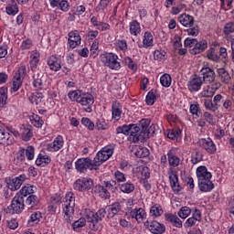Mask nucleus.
Masks as SVG:
<instances>
[{
	"mask_svg": "<svg viewBox=\"0 0 234 234\" xmlns=\"http://www.w3.org/2000/svg\"><path fill=\"white\" fill-rule=\"evenodd\" d=\"M120 189L122 193H126V194L133 193V191H134V184L131 182L121 184Z\"/></svg>",
	"mask_w": 234,
	"mask_h": 234,
	"instance_id": "nucleus-43",
	"label": "nucleus"
},
{
	"mask_svg": "<svg viewBox=\"0 0 234 234\" xmlns=\"http://www.w3.org/2000/svg\"><path fill=\"white\" fill-rule=\"evenodd\" d=\"M164 58H165V51L164 50H155L154 52V59H155L156 61H162V59H164Z\"/></svg>",
	"mask_w": 234,
	"mask_h": 234,
	"instance_id": "nucleus-60",
	"label": "nucleus"
},
{
	"mask_svg": "<svg viewBox=\"0 0 234 234\" xmlns=\"http://www.w3.org/2000/svg\"><path fill=\"white\" fill-rule=\"evenodd\" d=\"M171 75L165 73L163 76L160 78V83L162 87H171Z\"/></svg>",
	"mask_w": 234,
	"mask_h": 234,
	"instance_id": "nucleus-51",
	"label": "nucleus"
},
{
	"mask_svg": "<svg viewBox=\"0 0 234 234\" xmlns=\"http://www.w3.org/2000/svg\"><path fill=\"white\" fill-rule=\"evenodd\" d=\"M5 10H6V14H8V16H16V14H17V12H19V7H17V4H16L14 1H12V2H9Z\"/></svg>",
	"mask_w": 234,
	"mask_h": 234,
	"instance_id": "nucleus-41",
	"label": "nucleus"
},
{
	"mask_svg": "<svg viewBox=\"0 0 234 234\" xmlns=\"http://www.w3.org/2000/svg\"><path fill=\"white\" fill-rule=\"evenodd\" d=\"M112 109V118L113 120H116V122H118V120L122 118V104H120V102L118 101H113Z\"/></svg>",
	"mask_w": 234,
	"mask_h": 234,
	"instance_id": "nucleus-31",
	"label": "nucleus"
},
{
	"mask_svg": "<svg viewBox=\"0 0 234 234\" xmlns=\"http://www.w3.org/2000/svg\"><path fill=\"white\" fill-rule=\"evenodd\" d=\"M114 154V149L110 147H104L94 157L93 163L95 167H98L103 164V162H107L111 156Z\"/></svg>",
	"mask_w": 234,
	"mask_h": 234,
	"instance_id": "nucleus-8",
	"label": "nucleus"
},
{
	"mask_svg": "<svg viewBox=\"0 0 234 234\" xmlns=\"http://www.w3.org/2000/svg\"><path fill=\"white\" fill-rule=\"evenodd\" d=\"M197 176L198 181V187L202 193H209L215 189V185L211 181V172L207 171L206 166H198L197 168Z\"/></svg>",
	"mask_w": 234,
	"mask_h": 234,
	"instance_id": "nucleus-1",
	"label": "nucleus"
},
{
	"mask_svg": "<svg viewBox=\"0 0 234 234\" xmlns=\"http://www.w3.org/2000/svg\"><path fill=\"white\" fill-rule=\"evenodd\" d=\"M204 160V155L202 154V152L198 150H194L191 154V162L192 164H198L199 162H202Z\"/></svg>",
	"mask_w": 234,
	"mask_h": 234,
	"instance_id": "nucleus-40",
	"label": "nucleus"
},
{
	"mask_svg": "<svg viewBox=\"0 0 234 234\" xmlns=\"http://www.w3.org/2000/svg\"><path fill=\"white\" fill-rule=\"evenodd\" d=\"M43 216L41 215V212L37 211L31 215L30 219L28 220V224L31 226H34V224H39Z\"/></svg>",
	"mask_w": 234,
	"mask_h": 234,
	"instance_id": "nucleus-45",
	"label": "nucleus"
},
{
	"mask_svg": "<svg viewBox=\"0 0 234 234\" xmlns=\"http://www.w3.org/2000/svg\"><path fill=\"white\" fill-rule=\"evenodd\" d=\"M153 34L145 32L143 39L144 48H147L148 47H153Z\"/></svg>",
	"mask_w": 234,
	"mask_h": 234,
	"instance_id": "nucleus-44",
	"label": "nucleus"
},
{
	"mask_svg": "<svg viewBox=\"0 0 234 234\" xmlns=\"http://www.w3.org/2000/svg\"><path fill=\"white\" fill-rule=\"evenodd\" d=\"M64 207V218L66 222L70 223L72 221V215H74V207H76V197H74V193L68 192L63 199Z\"/></svg>",
	"mask_w": 234,
	"mask_h": 234,
	"instance_id": "nucleus-2",
	"label": "nucleus"
},
{
	"mask_svg": "<svg viewBox=\"0 0 234 234\" xmlns=\"http://www.w3.org/2000/svg\"><path fill=\"white\" fill-rule=\"evenodd\" d=\"M50 162H52L50 156H48L45 153H40L36 160V165H37L38 167H40L41 165L42 167H45V165H48Z\"/></svg>",
	"mask_w": 234,
	"mask_h": 234,
	"instance_id": "nucleus-28",
	"label": "nucleus"
},
{
	"mask_svg": "<svg viewBox=\"0 0 234 234\" xmlns=\"http://www.w3.org/2000/svg\"><path fill=\"white\" fill-rule=\"evenodd\" d=\"M178 21L186 28H191V27L195 26V17H193L191 15L182 14L178 16Z\"/></svg>",
	"mask_w": 234,
	"mask_h": 234,
	"instance_id": "nucleus-21",
	"label": "nucleus"
},
{
	"mask_svg": "<svg viewBox=\"0 0 234 234\" xmlns=\"http://www.w3.org/2000/svg\"><path fill=\"white\" fill-rule=\"evenodd\" d=\"M146 215L145 210L142 207L133 208L130 211V217L135 218L139 223L144 222V218H145Z\"/></svg>",
	"mask_w": 234,
	"mask_h": 234,
	"instance_id": "nucleus-24",
	"label": "nucleus"
},
{
	"mask_svg": "<svg viewBox=\"0 0 234 234\" xmlns=\"http://www.w3.org/2000/svg\"><path fill=\"white\" fill-rule=\"evenodd\" d=\"M187 35L188 36H194V37H197L199 32H200V29L198 28V26H193L191 27H189L187 30Z\"/></svg>",
	"mask_w": 234,
	"mask_h": 234,
	"instance_id": "nucleus-61",
	"label": "nucleus"
},
{
	"mask_svg": "<svg viewBox=\"0 0 234 234\" xmlns=\"http://www.w3.org/2000/svg\"><path fill=\"white\" fill-rule=\"evenodd\" d=\"M6 223L9 229H17V228H19V223L16 218H11L7 220Z\"/></svg>",
	"mask_w": 234,
	"mask_h": 234,
	"instance_id": "nucleus-59",
	"label": "nucleus"
},
{
	"mask_svg": "<svg viewBox=\"0 0 234 234\" xmlns=\"http://www.w3.org/2000/svg\"><path fill=\"white\" fill-rule=\"evenodd\" d=\"M109 210L112 214V217H114L115 215H118L120 211H122V205L120 204V202L112 203L109 206Z\"/></svg>",
	"mask_w": 234,
	"mask_h": 234,
	"instance_id": "nucleus-52",
	"label": "nucleus"
},
{
	"mask_svg": "<svg viewBox=\"0 0 234 234\" xmlns=\"http://www.w3.org/2000/svg\"><path fill=\"white\" fill-rule=\"evenodd\" d=\"M116 192V181H104L103 186H95L92 193L99 195L101 198H111V193Z\"/></svg>",
	"mask_w": 234,
	"mask_h": 234,
	"instance_id": "nucleus-3",
	"label": "nucleus"
},
{
	"mask_svg": "<svg viewBox=\"0 0 234 234\" xmlns=\"http://www.w3.org/2000/svg\"><path fill=\"white\" fill-rule=\"evenodd\" d=\"M27 76V66H21L13 78V90L17 92Z\"/></svg>",
	"mask_w": 234,
	"mask_h": 234,
	"instance_id": "nucleus-9",
	"label": "nucleus"
},
{
	"mask_svg": "<svg viewBox=\"0 0 234 234\" xmlns=\"http://www.w3.org/2000/svg\"><path fill=\"white\" fill-rule=\"evenodd\" d=\"M200 74L203 78L204 83H213L215 81V70L209 67L202 68Z\"/></svg>",
	"mask_w": 234,
	"mask_h": 234,
	"instance_id": "nucleus-16",
	"label": "nucleus"
},
{
	"mask_svg": "<svg viewBox=\"0 0 234 234\" xmlns=\"http://www.w3.org/2000/svg\"><path fill=\"white\" fill-rule=\"evenodd\" d=\"M39 205V197L36 195H30L26 199V206L27 209H36Z\"/></svg>",
	"mask_w": 234,
	"mask_h": 234,
	"instance_id": "nucleus-29",
	"label": "nucleus"
},
{
	"mask_svg": "<svg viewBox=\"0 0 234 234\" xmlns=\"http://www.w3.org/2000/svg\"><path fill=\"white\" fill-rule=\"evenodd\" d=\"M8 96L6 95V90L5 88H0V107H5Z\"/></svg>",
	"mask_w": 234,
	"mask_h": 234,
	"instance_id": "nucleus-53",
	"label": "nucleus"
},
{
	"mask_svg": "<svg viewBox=\"0 0 234 234\" xmlns=\"http://www.w3.org/2000/svg\"><path fill=\"white\" fill-rule=\"evenodd\" d=\"M207 48V41L206 40H201L198 42V40H196V44L193 47L192 49H190V54H200L201 52H204Z\"/></svg>",
	"mask_w": 234,
	"mask_h": 234,
	"instance_id": "nucleus-26",
	"label": "nucleus"
},
{
	"mask_svg": "<svg viewBox=\"0 0 234 234\" xmlns=\"http://www.w3.org/2000/svg\"><path fill=\"white\" fill-rule=\"evenodd\" d=\"M101 61L105 65V67L112 69V70H120L122 67L118 61V56L114 55V53H106L101 55Z\"/></svg>",
	"mask_w": 234,
	"mask_h": 234,
	"instance_id": "nucleus-7",
	"label": "nucleus"
},
{
	"mask_svg": "<svg viewBox=\"0 0 234 234\" xmlns=\"http://www.w3.org/2000/svg\"><path fill=\"white\" fill-rule=\"evenodd\" d=\"M218 74L219 78H221V81L223 83H229V80H231L229 73L224 68L218 69Z\"/></svg>",
	"mask_w": 234,
	"mask_h": 234,
	"instance_id": "nucleus-39",
	"label": "nucleus"
},
{
	"mask_svg": "<svg viewBox=\"0 0 234 234\" xmlns=\"http://www.w3.org/2000/svg\"><path fill=\"white\" fill-rule=\"evenodd\" d=\"M124 63L125 65H127V67L129 69H131L132 70H136L138 68L136 67V65H134V62L133 61V58L126 57L124 58Z\"/></svg>",
	"mask_w": 234,
	"mask_h": 234,
	"instance_id": "nucleus-63",
	"label": "nucleus"
},
{
	"mask_svg": "<svg viewBox=\"0 0 234 234\" xmlns=\"http://www.w3.org/2000/svg\"><path fill=\"white\" fill-rule=\"evenodd\" d=\"M0 144L2 145H12L14 144V137L6 133L2 126H0Z\"/></svg>",
	"mask_w": 234,
	"mask_h": 234,
	"instance_id": "nucleus-22",
	"label": "nucleus"
},
{
	"mask_svg": "<svg viewBox=\"0 0 234 234\" xmlns=\"http://www.w3.org/2000/svg\"><path fill=\"white\" fill-rule=\"evenodd\" d=\"M24 209L25 198H23V196L16 194L12 199L11 205L4 208V212L10 215H14L15 213L19 215V213H23Z\"/></svg>",
	"mask_w": 234,
	"mask_h": 234,
	"instance_id": "nucleus-5",
	"label": "nucleus"
},
{
	"mask_svg": "<svg viewBox=\"0 0 234 234\" xmlns=\"http://www.w3.org/2000/svg\"><path fill=\"white\" fill-rule=\"evenodd\" d=\"M207 58H208L211 61H218V55L215 54V48H210L207 51Z\"/></svg>",
	"mask_w": 234,
	"mask_h": 234,
	"instance_id": "nucleus-56",
	"label": "nucleus"
},
{
	"mask_svg": "<svg viewBox=\"0 0 234 234\" xmlns=\"http://www.w3.org/2000/svg\"><path fill=\"white\" fill-rule=\"evenodd\" d=\"M165 218L166 222H170V224H172L174 228L180 229L183 226L182 219H180L178 216L174 215L173 213H165Z\"/></svg>",
	"mask_w": 234,
	"mask_h": 234,
	"instance_id": "nucleus-23",
	"label": "nucleus"
},
{
	"mask_svg": "<svg viewBox=\"0 0 234 234\" xmlns=\"http://www.w3.org/2000/svg\"><path fill=\"white\" fill-rule=\"evenodd\" d=\"M204 105L206 109H207L208 111H212V112H215L218 110V104L214 103L213 101L209 99L204 100Z\"/></svg>",
	"mask_w": 234,
	"mask_h": 234,
	"instance_id": "nucleus-47",
	"label": "nucleus"
},
{
	"mask_svg": "<svg viewBox=\"0 0 234 234\" xmlns=\"http://www.w3.org/2000/svg\"><path fill=\"white\" fill-rule=\"evenodd\" d=\"M168 175H169L170 185L173 191H175V193H179L180 183H178V175L176 174V171L170 168V172L168 173Z\"/></svg>",
	"mask_w": 234,
	"mask_h": 234,
	"instance_id": "nucleus-19",
	"label": "nucleus"
},
{
	"mask_svg": "<svg viewBox=\"0 0 234 234\" xmlns=\"http://www.w3.org/2000/svg\"><path fill=\"white\" fill-rule=\"evenodd\" d=\"M87 222V216L86 219L84 218H80L79 220L74 221L72 224L73 229H80V228L85 227V224Z\"/></svg>",
	"mask_w": 234,
	"mask_h": 234,
	"instance_id": "nucleus-55",
	"label": "nucleus"
},
{
	"mask_svg": "<svg viewBox=\"0 0 234 234\" xmlns=\"http://www.w3.org/2000/svg\"><path fill=\"white\" fill-rule=\"evenodd\" d=\"M144 227L146 229L150 230L153 234H164L165 231V225L156 221V220H146L144 222Z\"/></svg>",
	"mask_w": 234,
	"mask_h": 234,
	"instance_id": "nucleus-13",
	"label": "nucleus"
},
{
	"mask_svg": "<svg viewBox=\"0 0 234 234\" xmlns=\"http://www.w3.org/2000/svg\"><path fill=\"white\" fill-rule=\"evenodd\" d=\"M105 215H107L105 208H101L96 213L90 212L87 214V222H89L90 229L92 231H98L100 229V222L105 218Z\"/></svg>",
	"mask_w": 234,
	"mask_h": 234,
	"instance_id": "nucleus-4",
	"label": "nucleus"
},
{
	"mask_svg": "<svg viewBox=\"0 0 234 234\" xmlns=\"http://www.w3.org/2000/svg\"><path fill=\"white\" fill-rule=\"evenodd\" d=\"M29 101H31V103L33 104L35 103V105H39V103L43 101V93H39V92L33 93L29 97Z\"/></svg>",
	"mask_w": 234,
	"mask_h": 234,
	"instance_id": "nucleus-46",
	"label": "nucleus"
},
{
	"mask_svg": "<svg viewBox=\"0 0 234 234\" xmlns=\"http://www.w3.org/2000/svg\"><path fill=\"white\" fill-rule=\"evenodd\" d=\"M96 167L94 162L92 163L91 159L89 157L80 158L75 163V168L79 171V173H85L87 169L92 171Z\"/></svg>",
	"mask_w": 234,
	"mask_h": 234,
	"instance_id": "nucleus-12",
	"label": "nucleus"
},
{
	"mask_svg": "<svg viewBox=\"0 0 234 234\" xmlns=\"http://www.w3.org/2000/svg\"><path fill=\"white\" fill-rule=\"evenodd\" d=\"M26 178H27V176L20 175L19 176L10 180L7 183L6 187H8L10 191H17V189H19V187L23 186V181L26 180Z\"/></svg>",
	"mask_w": 234,
	"mask_h": 234,
	"instance_id": "nucleus-18",
	"label": "nucleus"
},
{
	"mask_svg": "<svg viewBox=\"0 0 234 234\" xmlns=\"http://www.w3.org/2000/svg\"><path fill=\"white\" fill-rule=\"evenodd\" d=\"M150 213L153 217H155V218H156L162 217V215H164V208L162 207V206L155 204L153 207H151Z\"/></svg>",
	"mask_w": 234,
	"mask_h": 234,
	"instance_id": "nucleus-36",
	"label": "nucleus"
},
{
	"mask_svg": "<svg viewBox=\"0 0 234 234\" xmlns=\"http://www.w3.org/2000/svg\"><path fill=\"white\" fill-rule=\"evenodd\" d=\"M20 134L24 142H28L33 136L32 126L23 124L20 128Z\"/></svg>",
	"mask_w": 234,
	"mask_h": 234,
	"instance_id": "nucleus-27",
	"label": "nucleus"
},
{
	"mask_svg": "<svg viewBox=\"0 0 234 234\" xmlns=\"http://www.w3.org/2000/svg\"><path fill=\"white\" fill-rule=\"evenodd\" d=\"M81 123H82V125H84V127H87V129H89V131H94V122L92 121H90V119H89L87 117H83L81 119Z\"/></svg>",
	"mask_w": 234,
	"mask_h": 234,
	"instance_id": "nucleus-54",
	"label": "nucleus"
},
{
	"mask_svg": "<svg viewBox=\"0 0 234 234\" xmlns=\"http://www.w3.org/2000/svg\"><path fill=\"white\" fill-rule=\"evenodd\" d=\"M142 32V27H140V23L136 20H133L130 23V33L133 36H138Z\"/></svg>",
	"mask_w": 234,
	"mask_h": 234,
	"instance_id": "nucleus-38",
	"label": "nucleus"
},
{
	"mask_svg": "<svg viewBox=\"0 0 234 234\" xmlns=\"http://www.w3.org/2000/svg\"><path fill=\"white\" fill-rule=\"evenodd\" d=\"M132 133H134V124L122 125V126H119V127L116 128V133L117 134H126V135H128L130 133V135H131Z\"/></svg>",
	"mask_w": 234,
	"mask_h": 234,
	"instance_id": "nucleus-33",
	"label": "nucleus"
},
{
	"mask_svg": "<svg viewBox=\"0 0 234 234\" xmlns=\"http://www.w3.org/2000/svg\"><path fill=\"white\" fill-rule=\"evenodd\" d=\"M162 133V129L158 126V124H152L149 128L148 131L142 135H139L138 138L133 137V144H138V142H144V140H147L150 138V136H154V134H160Z\"/></svg>",
	"mask_w": 234,
	"mask_h": 234,
	"instance_id": "nucleus-10",
	"label": "nucleus"
},
{
	"mask_svg": "<svg viewBox=\"0 0 234 234\" xmlns=\"http://www.w3.org/2000/svg\"><path fill=\"white\" fill-rule=\"evenodd\" d=\"M202 87V79L200 77L194 78L188 82V89L191 92H197L200 90Z\"/></svg>",
	"mask_w": 234,
	"mask_h": 234,
	"instance_id": "nucleus-30",
	"label": "nucleus"
},
{
	"mask_svg": "<svg viewBox=\"0 0 234 234\" xmlns=\"http://www.w3.org/2000/svg\"><path fill=\"white\" fill-rule=\"evenodd\" d=\"M234 32V22H230L225 25L224 33L228 36L229 34H233Z\"/></svg>",
	"mask_w": 234,
	"mask_h": 234,
	"instance_id": "nucleus-62",
	"label": "nucleus"
},
{
	"mask_svg": "<svg viewBox=\"0 0 234 234\" xmlns=\"http://www.w3.org/2000/svg\"><path fill=\"white\" fill-rule=\"evenodd\" d=\"M68 41L70 48H76L78 46L81 45V37H80V32H69Z\"/></svg>",
	"mask_w": 234,
	"mask_h": 234,
	"instance_id": "nucleus-20",
	"label": "nucleus"
},
{
	"mask_svg": "<svg viewBox=\"0 0 234 234\" xmlns=\"http://www.w3.org/2000/svg\"><path fill=\"white\" fill-rule=\"evenodd\" d=\"M35 190H34V186H30V185H27L26 186H23L18 195H20L23 198H25V197H30V195H34Z\"/></svg>",
	"mask_w": 234,
	"mask_h": 234,
	"instance_id": "nucleus-35",
	"label": "nucleus"
},
{
	"mask_svg": "<svg viewBox=\"0 0 234 234\" xmlns=\"http://www.w3.org/2000/svg\"><path fill=\"white\" fill-rule=\"evenodd\" d=\"M50 202L52 204V207L56 206V204H61V195L55 194L50 197Z\"/></svg>",
	"mask_w": 234,
	"mask_h": 234,
	"instance_id": "nucleus-64",
	"label": "nucleus"
},
{
	"mask_svg": "<svg viewBox=\"0 0 234 234\" xmlns=\"http://www.w3.org/2000/svg\"><path fill=\"white\" fill-rule=\"evenodd\" d=\"M149 125H151V121L148 119H143L138 124H134V132H132V134L128 136V141L133 142V138H138L142 136L144 133L149 131Z\"/></svg>",
	"mask_w": 234,
	"mask_h": 234,
	"instance_id": "nucleus-6",
	"label": "nucleus"
},
{
	"mask_svg": "<svg viewBox=\"0 0 234 234\" xmlns=\"http://www.w3.org/2000/svg\"><path fill=\"white\" fill-rule=\"evenodd\" d=\"M63 144H64L63 137H61V135H58V137H56L54 142L49 143L46 145V149L49 153H56L59 151L61 147H63Z\"/></svg>",
	"mask_w": 234,
	"mask_h": 234,
	"instance_id": "nucleus-17",
	"label": "nucleus"
},
{
	"mask_svg": "<svg viewBox=\"0 0 234 234\" xmlns=\"http://www.w3.org/2000/svg\"><path fill=\"white\" fill-rule=\"evenodd\" d=\"M190 112L191 114H193V116H197V118H199L200 114H202V112L199 110V105L198 104H191L190 105Z\"/></svg>",
	"mask_w": 234,
	"mask_h": 234,
	"instance_id": "nucleus-58",
	"label": "nucleus"
},
{
	"mask_svg": "<svg viewBox=\"0 0 234 234\" xmlns=\"http://www.w3.org/2000/svg\"><path fill=\"white\" fill-rule=\"evenodd\" d=\"M82 93L83 92L81 90H73V91H69L68 93V96L69 100H71V101H77V103H79Z\"/></svg>",
	"mask_w": 234,
	"mask_h": 234,
	"instance_id": "nucleus-50",
	"label": "nucleus"
},
{
	"mask_svg": "<svg viewBox=\"0 0 234 234\" xmlns=\"http://www.w3.org/2000/svg\"><path fill=\"white\" fill-rule=\"evenodd\" d=\"M79 103L83 107L85 112H90L92 111V105L94 104V97L90 93L82 92Z\"/></svg>",
	"mask_w": 234,
	"mask_h": 234,
	"instance_id": "nucleus-11",
	"label": "nucleus"
},
{
	"mask_svg": "<svg viewBox=\"0 0 234 234\" xmlns=\"http://www.w3.org/2000/svg\"><path fill=\"white\" fill-rule=\"evenodd\" d=\"M94 186V181L90 178L77 179L73 185L76 191H89Z\"/></svg>",
	"mask_w": 234,
	"mask_h": 234,
	"instance_id": "nucleus-15",
	"label": "nucleus"
},
{
	"mask_svg": "<svg viewBox=\"0 0 234 234\" xmlns=\"http://www.w3.org/2000/svg\"><path fill=\"white\" fill-rule=\"evenodd\" d=\"M197 145L208 153V154H215V153H217V145H215V143L211 138L199 139Z\"/></svg>",
	"mask_w": 234,
	"mask_h": 234,
	"instance_id": "nucleus-14",
	"label": "nucleus"
},
{
	"mask_svg": "<svg viewBox=\"0 0 234 234\" xmlns=\"http://www.w3.org/2000/svg\"><path fill=\"white\" fill-rule=\"evenodd\" d=\"M154 100H156V95H154V92L149 91L145 99L147 105H154Z\"/></svg>",
	"mask_w": 234,
	"mask_h": 234,
	"instance_id": "nucleus-57",
	"label": "nucleus"
},
{
	"mask_svg": "<svg viewBox=\"0 0 234 234\" xmlns=\"http://www.w3.org/2000/svg\"><path fill=\"white\" fill-rule=\"evenodd\" d=\"M34 146H27V149L20 150L21 154H25L27 160H34Z\"/></svg>",
	"mask_w": 234,
	"mask_h": 234,
	"instance_id": "nucleus-48",
	"label": "nucleus"
},
{
	"mask_svg": "<svg viewBox=\"0 0 234 234\" xmlns=\"http://www.w3.org/2000/svg\"><path fill=\"white\" fill-rule=\"evenodd\" d=\"M167 156L168 163L171 167H178V165H180V158H178V156H176L175 154L169 152L167 154Z\"/></svg>",
	"mask_w": 234,
	"mask_h": 234,
	"instance_id": "nucleus-37",
	"label": "nucleus"
},
{
	"mask_svg": "<svg viewBox=\"0 0 234 234\" xmlns=\"http://www.w3.org/2000/svg\"><path fill=\"white\" fill-rule=\"evenodd\" d=\"M191 209L189 208V207H182L178 212L177 215L179 217V218H187V217H189V215H191Z\"/></svg>",
	"mask_w": 234,
	"mask_h": 234,
	"instance_id": "nucleus-49",
	"label": "nucleus"
},
{
	"mask_svg": "<svg viewBox=\"0 0 234 234\" xmlns=\"http://www.w3.org/2000/svg\"><path fill=\"white\" fill-rule=\"evenodd\" d=\"M48 65L50 70H54V72H58V70L61 69V59L52 55L48 58Z\"/></svg>",
	"mask_w": 234,
	"mask_h": 234,
	"instance_id": "nucleus-25",
	"label": "nucleus"
},
{
	"mask_svg": "<svg viewBox=\"0 0 234 234\" xmlns=\"http://www.w3.org/2000/svg\"><path fill=\"white\" fill-rule=\"evenodd\" d=\"M33 87L37 90H41L45 84H43V75L39 73H34L33 75Z\"/></svg>",
	"mask_w": 234,
	"mask_h": 234,
	"instance_id": "nucleus-32",
	"label": "nucleus"
},
{
	"mask_svg": "<svg viewBox=\"0 0 234 234\" xmlns=\"http://www.w3.org/2000/svg\"><path fill=\"white\" fill-rule=\"evenodd\" d=\"M29 120L32 125H34V127H37V129H41V127H43V123H45V122H43V119H41V117H39V115L36 113H33L29 117Z\"/></svg>",
	"mask_w": 234,
	"mask_h": 234,
	"instance_id": "nucleus-34",
	"label": "nucleus"
},
{
	"mask_svg": "<svg viewBox=\"0 0 234 234\" xmlns=\"http://www.w3.org/2000/svg\"><path fill=\"white\" fill-rule=\"evenodd\" d=\"M134 154L137 156V158H147V156L150 154V152L149 149L145 147L138 146L134 152Z\"/></svg>",
	"mask_w": 234,
	"mask_h": 234,
	"instance_id": "nucleus-42",
	"label": "nucleus"
}]
</instances>
